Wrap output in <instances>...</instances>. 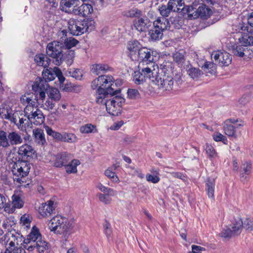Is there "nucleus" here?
I'll return each instance as SVG.
<instances>
[{
    "mask_svg": "<svg viewBox=\"0 0 253 253\" xmlns=\"http://www.w3.org/2000/svg\"><path fill=\"white\" fill-rule=\"evenodd\" d=\"M114 81L112 76L101 75L92 81L91 88L97 89L95 97L97 103H102L109 95L112 97L120 92V89H115L117 83L114 84Z\"/></svg>",
    "mask_w": 253,
    "mask_h": 253,
    "instance_id": "nucleus-1",
    "label": "nucleus"
},
{
    "mask_svg": "<svg viewBox=\"0 0 253 253\" xmlns=\"http://www.w3.org/2000/svg\"><path fill=\"white\" fill-rule=\"evenodd\" d=\"M74 225L73 219H68L61 216H55L48 223V227L51 231L62 234L66 241Z\"/></svg>",
    "mask_w": 253,
    "mask_h": 253,
    "instance_id": "nucleus-2",
    "label": "nucleus"
},
{
    "mask_svg": "<svg viewBox=\"0 0 253 253\" xmlns=\"http://www.w3.org/2000/svg\"><path fill=\"white\" fill-rule=\"evenodd\" d=\"M13 175V180L21 184L24 182L23 179L28 175L31 169V165L28 161L17 160V158L12 160L9 164Z\"/></svg>",
    "mask_w": 253,
    "mask_h": 253,
    "instance_id": "nucleus-3",
    "label": "nucleus"
},
{
    "mask_svg": "<svg viewBox=\"0 0 253 253\" xmlns=\"http://www.w3.org/2000/svg\"><path fill=\"white\" fill-rule=\"evenodd\" d=\"M23 142L21 133L16 130L6 132L0 130V149L7 150L10 147L17 146Z\"/></svg>",
    "mask_w": 253,
    "mask_h": 253,
    "instance_id": "nucleus-4",
    "label": "nucleus"
},
{
    "mask_svg": "<svg viewBox=\"0 0 253 253\" xmlns=\"http://www.w3.org/2000/svg\"><path fill=\"white\" fill-rule=\"evenodd\" d=\"M95 22L91 19H84L82 21L70 19L68 28L71 34L78 36L86 32H90L95 28Z\"/></svg>",
    "mask_w": 253,
    "mask_h": 253,
    "instance_id": "nucleus-5",
    "label": "nucleus"
},
{
    "mask_svg": "<svg viewBox=\"0 0 253 253\" xmlns=\"http://www.w3.org/2000/svg\"><path fill=\"white\" fill-rule=\"evenodd\" d=\"M202 69L203 71H201L199 68L194 67L191 64H188L186 67V71L188 75L193 80H197L203 74V72L207 75L208 74L215 75L216 72V64H204Z\"/></svg>",
    "mask_w": 253,
    "mask_h": 253,
    "instance_id": "nucleus-6",
    "label": "nucleus"
},
{
    "mask_svg": "<svg viewBox=\"0 0 253 253\" xmlns=\"http://www.w3.org/2000/svg\"><path fill=\"white\" fill-rule=\"evenodd\" d=\"M125 99L119 95H116L109 100L104 99L102 103L106 107L107 112L113 116H118L120 113L121 106Z\"/></svg>",
    "mask_w": 253,
    "mask_h": 253,
    "instance_id": "nucleus-7",
    "label": "nucleus"
},
{
    "mask_svg": "<svg viewBox=\"0 0 253 253\" xmlns=\"http://www.w3.org/2000/svg\"><path fill=\"white\" fill-rule=\"evenodd\" d=\"M63 43L59 41H53L48 43L46 46V53L52 58L55 59L57 62H62L65 61L63 59V55L62 54V48Z\"/></svg>",
    "mask_w": 253,
    "mask_h": 253,
    "instance_id": "nucleus-8",
    "label": "nucleus"
},
{
    "mask_svg": "<svg viewBox=\"0 0 253 253\" xmlns=\"http://www.w3.org/2000/svg\"><path fill=\"white\" fill-rule=\"evenodd\" d=\"M156 53L151 51V49L145 47H142L140 49L138 54L133 55V59L131 60L133 62H138L139 63L141 62H146L150 63L156 62L158 59V56L155 55Z\"/></svg>",
    "mask_w": 253,
    "mask_h": 253,
    "instance_id": "nucleus-9",
    "label": "nucleus"
},
{
    "mask_svg": "<svg viewBox=\"0 0 253 253\" xmlns=\"http://www.w3.org/2000/svg\"><path fill=\"white\" fill-rule=\"evenodd\" d=\"M153 83L157 85L159 88L169 90L172 88L173 81L172 77L166 74L163 67H161V71H160L158 75L153 79Z\"/></svg>",
    "mask_w": 253,
    "mask_h": 253,
    "instance_id": "nucleus-10",
    "label": "nucleus"
},
{
    "mask_svg": "<svg viewBox=\"0 0 253 253\" xmlns=\"http://www.w3.org/2000/svg\"><path fill=\"white\" fill-rule=\"evenodd\" d=\"M49 87L47 82L41 78H37L32 85L33 89L37 93V96L39 97V100H44L46 96L45 91L47 90Z\"/></svg>",
    "mask_w": 253,
    "mask_h": 253,
    "instance_id": "nucleus-11",
    "label": "nucleus"
},
{
    "mask_svg": "<svg viewBox=\"0 0 253 253\" xmlns=\"http://www.w3.org/2000/svg\"><path fill=\"white\" fill-rule=\"evenodd\" d=\"M150 66L140 67L138 66V69L143 73L144 78H149L152 83H153V79L155 78L158 75L161 68H159L158 64H150ZM161 67H164L163 64H160Z\"/></svg>",
    "mask_w": 253,
    "mask_h": 253,
    "instance_id": "nucleus-12",
    "label": "nucleus"
},
{
    "mask_svg": "<svg viewBox=\"0 0 253 253\" xmlns=\"http://www.w3.org/2000/svg\"><path fill=\"white\" fill-rule=\"evenodd\" d=\"M11 202L5 204L4 211L8 213H14L16 209L22 208L24 202L18 195L14 194L11 197Z\"/></svg>",
    "mask_w": 253,
    "mask_h": 253,
    "instance_id": "nucleus-13",
    "label": "nucleus"
},
{
    "mask_svg": "<svg viewBox=\"0 0 253 253\" xmlns=\"http://www.w3.org/2000/svg\"><path fill=\"white\" fill-rule=\"evenodd\" d=\"M80 4L79 0H61L60 2V8L66 13L76 15Z\"/></svg>",
    "mask_w": 253,
    "mask_h": 253,
    "instance_id": "nucleus-14",
    "label": "nucleus"
},
{
    "mask_svg": "<svg viewBox=\"0 0 253 253\" xmlns=\"http://www.w3.org/2000/svg\"><path fill=\"white\" fill-rule=\"evenodd\" d=\"M72 159L73 157L70 153L66 152L59 153L55 156L53 166L57 168L65 167Z\"/></svg>",
    "mask_w": 253,
    "mask_h": 253,
    "instance_id": "nucleus-15",
    "label": "nucleus"
},
{
    "mask_svg": "<svg viewBox=\"0 0 253 253\" xmlns=\"http://www.w3.org/2000/svg\"><path fill=\"white\" fill-rule=\"evenodd\" d=\"M58 37L60 38L61 42L63 43V47L70 49L76 46L78 43V41L73 38H67V32L65 30H62L58 32Z\"/></svg>",
    "mask_w": 253,
    "mask_h": 253,
    "instance_id": "nucleus-16",
    "label": "nucleus"
},
{
    "mask_svg": "<svg viewBox=\"0 0 253 253\" xmlns=\"http://www.w3.org/2000/svg\"><path fill=\"white\" fill-rule=\"evenodd\" d=\"M27 118L31 124H34L36 126L43 124L45 120L42 111L39 108L34 110V112Z\"/></svg>",
    "mask_w": 253,
    "mask_h": 253,
    "instance_id": "nucleus-17",
    "label": "nucleus"
},
{
    "mask_svg": "<svg viewBox=\"0 0 253 253\" xmlns=\"http://www.w3.org/2000/svg\"><path fill=\"white\" fill-rule=\"evenodd\" d=\"M142 47V44L136 40H131L127 42L126 48L129 52V55L131 60L134 57L133 55H136V52H139Z\"/></svg>",
    "mask_w": 253,
    "mask_h": 253,
    "instance_id": "nucleus-18",
    "label": "nucleus"
},
{
    "mask_svg": "<svg viewBox=\"0 0 253 253\" xmlns=\"http://www.w3.org/2000/svg\"><path fill=\"white\" fill-rule=\"evenodd\" d=\"M35 151L32 146L25 144L20 146L18 150V154L22 158H33Z\"/></svg>",
    "mask_w": 253,
    "mask_h": 253,
    "instance_id": "nucleus-19",
    "label": "nucleus"
},
{
    "mask_svg": "<svg viewBox=\"0 0 253 253\" xmlns=\"http://www.w3.org/2000/svg\"><path fill=\"white\" fill-rule=\"evenodd\" d=\"M54 202L49 201L48 203H42L39 207V213L42 217L50 215L54 210Z\"/></svg>",
    "mask_w": 253,
    "mask_h": 253,
    "instance_id": "nucleus-20",
    "label": "nucleus"
},
{
    "mask_svg": "<svg viewBox=\"0 0 253 253\" xmlns=\"http://www.w3.org/2000/svg\"><path fill=\"white\" fill-rule=\"evenodd\" d=\"M90 68L91 72L95 75L103 74L112 70L108 64H91Z\"/></svg>",
    "mask_w": 253,
    "mask_h": 253,
    "instance_id": "nucleus-21",
    "label": "nucleus"
},
{
    "mask_svg": "<svg viewBox=\"0 0 253 253\" xmlns=\"http://www.w3.org/2000/svg\"><path fill=\"white\" fill-rule=\"evenodd\" d=\"M33 135L34 141L39 145H43L46 143V139L43 130L37 128L33 130Z\"/></svg>",
    "mask_w": 253,
    "mask_h": 253,
    "instance_id": "nucleus-22",
    "label": "nucleus"
},
{
    "mask_svg": "<svg viewBox=\"0 0 253 253\" xmlns=\"http://www.w3.org/2000/svg\"><path fill=\"white\" fill-rule=\"evenodd\" d=\"M211 59H217L218 58H222L220 63H230L232 61L231 55L226 52H221L219 51H213L211 55Z\"/></svg>",
    "mask_w": 253,
    "mask_h": 253,
    "instance_id": "nucleus-23",
    "label": "nucleus"
},
{
    "mask_svg": "<svg viewBox=\"0 0 253 253\" xmlns=\"http://www.w3.org/2000/svg\"><path fill=\"white\" fill-rule=\"evenodd\" d=\"M42 240V237L39 230L37 229H35V228H33L31 233L28 235L27 238L23 240V243H35Z\"/></svg>",
    "mask_w": 253,
    "mask_h": 253,
    "instance_id": "nucleus-24",
    "label": "nucleus"
},
{
    "mask_svg": "<svg viewBox=\"0 0 253 253\" xmlns=\"http://www.w3.org/2000/svg\"><path fill=\"white\" fill-rule=\"evenodd\" d=\"M93 11V8L91 5L83 3L81 6H78L76 15H82L84 17H85L90 15L92 13Z\"/></svg>",
    "mask_w": 253,
    "mask_h": 253,
    "instance_id": "nucleus-25",
    "label": "nucleus"
},
{
    "mask_svg": "<svg viewBox=\"0 0 253 253\" xmlns=\"http://www.w3.org/2000/svg\"><path fill=\"white\" fill-rule=\"evenodd\" d=\"M149 21L147 19L142 18L135 20L133 22V25L135 29L140 32L145 31L149 26Z\"/></svg>",
    "mask_w": 253,
    "mask_h": 253,
    "instance_id": "nucleus-26",
    "label": "nucleus"
},
{
    "mask_svg": "<svg viewBox=\"0 0 253 253\" xmlns=\"http://www.w3.org/2000/svg\"><path fill=\"white\" fill-rule=\"evenodd\" d=\"M58 69L56 67L54 68V69H44L42 72V78L47 82L53 81L56 77Z\"/></svg>",
    "mask_w": 253,
    "mask_h": 253,
    "instance_id": "nucleus-27",
    "label": "nucleus"
},
{
    "mask_svg": "<svg viewBox=\"0 0 253 253\" xmlns=\"http://www.w3.org/2000/svg\"><path fill=\"white\" fill-rule=\"evenodd\" d=\"M153 26L156 28L163 31L168 29L169 27V23L168 20L164 17H158L153 22Z\"/></svg>",
    "mask_w": 253,
    "mask_h": 253,
    "instance_id": "nucleus-28",
    "label": "nucleus"
},
{
    "mask_svg": "<svg viewBox=\"0 0 253 253\" xmlns=\"http://www.w3.org/2000/svg\"><path fill=\"white\" fill-rule=\"evenodd\" d=\"M171 11L180 12L184 9V2L182 0H169L168 2Z\"/></svg>",
    "mask_w": 253,
    "mask_h": 253,
    "instance_id": "nucleus-29",
    "label": "nucleus"
},
{
    "mask_svg": "<svg viewBox=\"0 0 253 253\" xmlns=\"http://www.w3.org/2000/svg\"><path fill=\"white\" fill-rule=\"evenodd\" d=\"M206 191L208 197L211 199L214 198V192L215 188V180L213 178H208L205 181Z\"/></svg>",
    "mask_w": 253,
    "mask_h": 253,
    "instance_id": "nucleus-30",
    "label": "nucleus"
},
{
    "mask_svg": "<svg viewBox=\"0 0 253 253\" xmlns=\"http://www.w3.org/2000/svg\"><path fill=\"white\" fill-rule=\"evenodd\" d=\"M253 29H250V33L242 35V37L239 39V43L247 46L253 44Z\"/></svg>",
    "mask_w": 253,
    "mask_h": 253,
    "instance_id": "nucleus-31",
    "label": "nucleus"
},
{
    "mask_svg": "<svg viewBox=\"0 0 253 253\" xmlns=\"http://www.w3.org/2000/svg\"><path fill=\"white\" fill-rule=\"evenodd\" d=\"M0 114L2 119L9 120L14 124H16V122H17L18 113H13L12 110L10 109H6V113L2 112Z\"/></svg>",
    "mask_w": 253,
    "mask_h": 253,
    "instance_id": "nucleus-32",
    "label": "nucleus"
},
{
    "mask_svg": "<svg viewBox=\"0 0 253 253\" xmlns=\"http://www.w3.org/2000/svg\"><path fill=\"white\" fill-rule=\"evenodd\" d=\"M46 93L48 98L54 101H58L61 97V94L59 90L55 87H50L46 91Z\"/></svg>",
    "mask_w": 253,
    "mask_h": 253,
    "instance_id": "nucleus-33",
    "label": "nucleus"
},
{
    "mask_svg": "<svg viewBox=\"0 0 253 253\" xmlns=\"http://www.w3.org/2000/svg\"><path fill=\"white\" fill-rule=\"evenodd\" d=\"M10 242L8 244V246L6 249H9L10 250L13 249V248L18 247L19 242L22 241L23 242L22 236L19 234L16 235H11V237L9 238Z\"/></svg>",
    "mask_w": 253,
    "mask_h": 253,
    "instance_id": "nucleus-34",
    "label": "nucleus"
},
{
    "mask_svg": "<svg viewBox=\"0 0 253 253\" xmlns=\"http://www.w3.org/2000/svg\"><path fill=\"white\" fill-rule=\"evenodd\" d=\"M242 220L241 218H238L235 219V221L230 226V228L231 229L232 231L235 235V236H238L241 233L242 229Z\"/></svg>",
    "mask_w": 253,
    "mask_h": 253,
    "instance_id": "nucleus-35",
    "label": "nucleus"
},
{
    "mask_svg": "<svg viewBox=\"0 0 253 253\" xmlns=\"http://www.w3.org/2000/svg\"><path fill=\"white\" fill-rule=\"evenodd\" d=\"M80 164L79 160L72 159L65 166L66 171L68 173H76L77 172V166Z\"/></svg>",
    "mask_w": 253,
    "mask_h": 253,
    "instance_id": "nucleus-36",
    "label": "nucleus"
},
{
    "mask_svg": "<svg viewBox=\"0 0 253 253\" xmlns=\"http://www.w3.org/2000/svg\"><path fill=\"white\" fill-rule=\"evenodd\" d=\"M38 100L39 99L38 96H36L35 98L33 99L29 94L22 95L20 98L21 103L25 107L31 106L32 105L38 103Z\"/></svg>",
    "mask_w": 253,
    "mask_h": 253,
    "instance_id": "nucleus-37",
    "label": "nucleus"
},
{
    "mask_svg": "<svg viewBox=\"0 0 253 253\" xmlns=\"http://www.w3.org/2000/svg\"><path fill=\"white\" fill-rule=\"evenodd\" d=\"M196 11L197 14L195 15V16H200L203 18H207L212 12L211 9L204 5L200 6Z\"/></svg>",
    "mask_w": 253,
    "mask_h": 253,
    "instance_id": "nucleus-38",
    "label": "nucleus"
},
{
    "mask_svg": "<svg viewBox=\"0 0 253 253\" xmlns=\"http://www.w3.org/2000/svg\"><path fill=\"white\" fill-rule=\"evenodd\" d=\"M80 131L82 133H94L97 132L98 130L95 125L87 124L80 126Z\"/></svg>",
    "mask_w": 253,
    "mask_h": 253,
    "instance_id": "nucleus-39",
    "label": "nucleus"
},
{
    "mask_svg": "<svg viewBox=\"0 0 253 253\" xmlns=\"http://www.w3.org/2000/svg\"><path fill=\"white\" fill-rule=\"evenodd\" d=\"M163 32V31L156 28L153 26V28L149 31V35L151 40L158 41L162 38Z\"/></svg>",
    "mask_w": 253,
    "mask_h": 253,
    "instance_id": "nucleus-40",
    "label": "nucleus"
},
{
    "mask_svg": "<svg viewBox=\"0 0 253 253\" xmlns=\"http://www.w3.org/2000/svg\"><path fill=\"white\" fill-rule=\"evenodd\" d=\"M223 128L225 134L230 137H235V127L232 125L229 124V121H225Z\"/></svg>",
    "mask_w": 253,
    "mask_h": 253,
    "instance_id": "nucleus-41",
    "label": "nucleus"
},
{
    "mask_svg": "<svg viewBox=\"0 0 253 253\" xmlns=\"http://www.w3.org/2000/svg\"><path fill=\"white\" fill-rule=\"evenodd\" d=\"M44 128L47 135L51 136L57 141H61L62 133L53 130L51 127L47 126H44Z\"/></svg>",
    "mask_w": 253,
    "mask_h": 253,
    "instance_id": "nucleus-42",
    "label": "nucleus"
},
{
    "mask_svg": "<svg viewBox=\"0 0 253 253\" xmlns=\"http://www.w3.org/2000/svg\"><path fill=\"white\" fill-rule=\"evenodd\" d=\"M145 81L143 73L138 69L134 72L133 75V81L136 84H142Z\"/></svg>",
    "mask_w": 253,
    "mask_h": 253,
    "instance_id": "nucleus-43",
    "label": "nucleus"
},
{
    "mask_svg": "<svg viewBox=\"0 0 253 253\" xmlns=\"http://www.w3.org/2000/svg\"><path fill=\"white\" fill-rule=\"evenodd\" d=\"M37 249L39 253H48L49 246L48 243L42 240L37 243Z\"/></svg>",
    "mask_w": 253,
    "mask_h": 253,
    "instance_id": "nucleus-44",
    "label": "nucleus"
},
{
    "mask_svg": "<svg viewBox=\"0 0 253 253\" xmlns=\"http://www.w3.org/2000/svg\"><path fill=\"white\" fill-rule=\"evenodd\" d=\"M115 194L114 192H111L110 193H98L97 194V196L99 199V201L105 204H109L111 203L112 199L111 196H114Z\"/></svg>",
    "mask_w": 253,
    "mask_h": 253,
    "instance_id": "nucleus-45",
    "label": "nucleus"
},
{
    "mask_svg": "<svg viewBox=\"0 0 253 253\" xmlns=\"http://www.w3.org/2000/svg\"><path fill=\"white\" fill-rule=\"evenodd\" d=\"M77 141V136L72 133H62L61 141L67 143H74Z\"/></svg>",
    "mask_w": 253,
    "mask_h": 253,
    "instance_id": "nucleus-46",
    "label": "nucleus"
},
{
    "mask_svg": "<svg viewBox=\"0 0 253 253\" xmlns=\"http://www.w3.org/2000/svg\"><path fill=\"white\" fill-rule=\"evenodd\" d=\"M241 175L243 177L244 174L249 175L251 172L252 166L251 162H245L243 163L241 167Z\"/></svg>",
    "mask_w": 253,
    "mask_h": 253,
    "instance_id": "nucleus-47",
    "label": "nucleus"
},
{
    "mask_svg": "<svg viewBox=\"0 0 253 253\" xmlns=\"http://www.w3.org/2000/svg\"><path fill=\"white\" fill-rule=\"evenodd\" d=\"M242 228H244L246 231L248 232L253 231V218H246L244 220H242Z\"/></svg>",
    "mask_w": 253,
    "mask_h": 253,
    "instance_id": "nucleus-48",
    "label": "nucleus"
},
{
    "mask_svg": "<svg viewBox=\"0 0 253 253\" xmlns=\"http://www.w3.org/2000/svg\"><path fill=\"white\" fill-rule=\"evenodd\" d=\"M205 150L206 153L208 154L209 158L211 160L215 158L217 156V153H216L214 148L210 144H207Z\"/></svg>",
    "mask_w": 253,
    "mask_h": 253,
    "instance_id": "nucleus-49",
    "label": "nucleus"
},
{
    "mask_svg": "<svg viewBox=\"0 0 253 253\" xmlns=\"http://www.w3.org/2000/svg\"><path fill=\"white\" fill-rule=\"evenodd\" d=\"M39 101H42V102H40V103H41V107L44 109L48 111L52 110L55 106L54 100H52L49 98L44 102H43L44 100Z\"/></svg>",
    "mask_w": 253,
    "mask_h": 253,
    "instance_id": "nucleus-50",
    "label": "nucleus"
},
{
    "mask_svg": "<svg viewBox=\"0 0 253 253\" xmlns=\"http://www.w3.org/2000/svg\"><path fill=\"white\" fill-rule=\"evenodd\" d=\"M35 61L37 63H50L51 60L47 57V55L42 53L37 54L35 56Z\"/></svg>",
    "mask_w": 253,
    "mask_h": 253,
    "instance_id": "nucleus-51",
    "label": "nucleus"
},
{
    "mask_svg": "<svg viewBox=\"0 0 253 253\" xmlns=\"http://www.w3.org/2000/svg\"><path fill=\"white\" fill-rule=\"evenodd\" d=\"M219 235L221 237L226 239H229L232 237L235 236L230 227L223 229Z\"/></svg>",
    "mask_w": 253,
    "mask_h": 253,
    "instance_id": "nucleus-52",
    "label": "nucleus"
},
{
    "mask_svg": "<svg viewBox=\"0 0 253 253\" xmlns=\"http://www.w3.org/2000/svg\"><path fill=\"white\" fill-rule=\"evenodd\" d=\"M124 15L127 17H138L141 15V11L137 8H133L129 10L124 12Z\"/></svg>",
    "mask_w": 253,
    "mask_h": 253,
    "instance_id": "nucleus-53",
    "label": "nucleus"
},
{
    "mask_svg": "<svg viewBox=\"0 0 253 253\" xmlns=\"http://www.w3.org/2000/svg\"><path fill=\"white\" fill-rule=\"evenodd\" d=\"M246 46H244V45H242V44L240 43L233 49V52L236 55H238L240 57H243L245 54L244 51L246 49Z\"/></svg>",
    "mask_w": 253,
    "mask_h": 253,
    "instance_id": "nucleus-54",
    "label": "nucleus"
},
{
    "mask_svg": "<svg viewBox=\"0 0 253 253\" xmlns=\"http://www.w3.org/2000/svg\"><path fill=\"white\" fill-rule=\"evenodd\" d=\"M127 96L129 99H137L140 97L139 91L136 89L129 88L127 90Z\"/></svg>",
    "mask_w": 253,
    "mask_h": 253,
    "instance_id": "nucleus-55",
    "label": "nucleus"
},
{
    "mask_svg": "<svg viewBox=\"0 0 253 253\" xmlns=\"http://www.w3.org/2000/svg\"><path fill=\"white\" fill-rule=\"evenodd\" d=\"M38 102L32 105L31 106L25 107L24 110L25 116H26V117L29 116L30 115H31V114L33 112H34V110H36V109H38Z\"/></svg>",
    "mask_w": 253,
    "mask_h": 253,
    "instance_id": "nucleus-56",
    "label": "nucleus"
},
{
    "mask_svg": "<svg viewBox=\"0 0 253 253\" xmlns=\"http://www.w3.org/2000/svg\"><path fill=\"white\" fill-rule=\"evenodd\" d=\"M252 29V27H249L245 23L240 24L238 26L239 32L241 33L242 35L250 33V29Z\"/></svg>",
    "mask_w": 253,
    "mask_h": 253,
    "instance_id": "nucleus-57",
    "label": "nucleus"
},
{
    "mask_svg": "<svg viewBox=\"0 0 253 253\" xmlns=\"http://www.w3.org/2000/svg\"><path fill=\"white\" fill-rule=\"evenodd\" d=\"M159 11L162 16L163 17H168L171 11L169 6L162 5L159 8Z\"/></svg>",
    "mask_w": 253,
    "mask_h": 253,
    "instance_id": "nucleus-58",
    "label": "nucleus"
},
{
    "mask_svg": "<svg viewBox=\"0 0 253 253\" xmlns=\"http://www.w3.org/2000/svg\"><path fill=\"white\" fill-rule=\"evenodd\" d=\"M105 174L108 177L113 178V181L116 182L119 181L118 177L116 175L114 171H113V170L111 169L110 168L106 170V171H105Z\"/></svg>",
    "mask_w": 253,
    "mask_h": 253,
    "instance_id": "nucleus-59",
    "label": "nucleus"
},
{
    "mask_svg": "<svg viewBox=\"0 0 253 253\" xmlns=\"http://www.w3.org/2000/svg\"><path fill=\"white\" fill-rule=\"evenodd\" d=\"M146 178L147 181L151 182L153 183H157L160 180V178L157 175H153L150 174L146 175Z\"/></svg>",
    "mask_w": 253,
    "mask_h": 253,
    "instance_id": "nucleus-60",
    "label": "nucleus"
},
{
    "mask_svg": "<svg viewBox=\"0 0 253 253\" xmlns=\"http://www.w3.org/2000/svg\"><path fill=\"white\" fill-rule=\"evenodd\" d=\"M125 124L123 120L114 122L110 127V129L113 130H117Z\"/></svg>",
    "mask_w": 253,
    "mask_h": 253,
    "instance_id": "nucleus-61",
    "label": "nucleus"
},
{
    "mask_svg": "<svg viewBox=\"0 0 253 253\" xmlns=\"http://www.w3.org/2000/svg\"><path fill=\"white\" fill-rule=\"evenodd\" d=\"M213 138L215 141H223L226 140V137L219 132H215L213 135Z\"/></svg>",
    "mask_w": 253,
    "mask_h": 253,
    "instance_id": "nucleus-62",
    "label": "nucleus"
},
{
    "mask_svg": "<svg viewBox=\"0 0 253 253\" xmlns=\"http://www.w3.org/2000/svg\"><path fill=\"white\" fill-rule=\"evenodd\" d=\"M71 76L76 79L80 80L82 77V72L78 69H75L72 72H70Z\"/></svg>",
    "mask_w": 253,
    "mask_h": 253,
    "instance_id": "nucleus-63",
    "label": "nucleus"
},
{
    "mask_svg": "<svg viewBox=\"0 0 253 253\" xmlns=\"http://www.w3.org/2000/svg\"><path fill=\"white\" fill-rule=\"evenodd\" d=\"M72 84L71 83H66V84H60L59 86L60 88L62 89L63 91L66 92H71L72 91Z\"/></svg>",
    "mask_w": 253,
    "mask_h": 253,
    "instance_id": "nucleus-64",
    "label": "nucleus"
}]
</instances>
